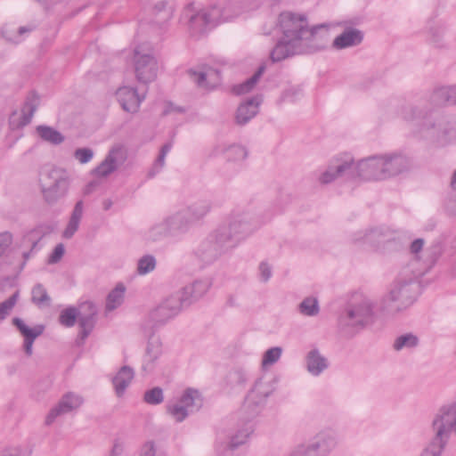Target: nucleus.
<instances>
[{
  "label": "nucleus",
  "mask_w": 456,
  "mask_h": 456,
  "mask_svg": "<svg viewBox=\"0 0 456 456\" xmlns=\"http://www.w3.org/2000/svg\"><path fill=\"white\" fill-rule=\"evenodd\" d=\"M126 287L123 283H118L116 287L109 293L106 299L105 309L111 312L120 306L124 301Z\"/></svg>",
  "instance_id": "473e14b6"
},
{
  "label": "nucleus",
  "mask_w": 456,
  "mask_h": 456,
  "mask_svg": "<svg viewBox=\"0 0 456 456\" xmlns=\"http://www.w3.org/2000/svg\"><path fill=\"white\" fill-rule=\"evenodd\" d=\"M222 151L225 155V158L228 161L242 160L248 155L247 151L239 145L229 146L222 150Z\"/></svg>",
  "instance_id": "ea45409f"
},
{
  "label": "nucleus",
  "mask_w": 456,
  "mask_h": 456,
  "mask_svg": "<svg viewBox=\"0 0 456 456\" xmlns=\"http://www.w3.org/2000/svg\"><path fill=\"white\" fill-rule=\"evenodd\" d=\"M77 310L75 307H69L61 311L59 321L61 325L65 327H72L76 323L77 318H78Z\"/></svg>",
  "instance_id": "79ce46f5"
},
{
  "label": "nucleus",
  "mask_w": 456,
  "mask_h": 456,
  "mask_svg": "<svg viewBox=\"0 0 456 456\" xmlns=\"http://www.w3.org/2000/svg\"><path fill=\"white\" fill-rule=\"evenodd\" d=\"M338 444L335 432L326 429L317 433L309 444L298 445L290 456H328Z\"/></svg>",
  "instance_id": "0eeeda50"
},
{
  "label": "nucleus",
  "mask_w": 456,
  "mask_h": 456,
  "mask_svg": "<svg viewBox=\"0 0 456 456\" xmlns=\"http://www.w3.org/2000/svg\"><path fill=\"white\" fill-rule=\"evenodd\" d=\"M156 265L157 261L154 256L144 255L137 261L136 273L141 276L146 275L155 270Z\"/></svg>",
  "instance_id": "f704fd0d"
},
{
  "label": "nucleus",
  "mask_w": 456,
  "mask_h": 456,
  "mask_svg": "<svg viewBox=\"0 0 456 456\" xmlns=\"http://www.w3.org/2000/svg\"><path fill=\"white\" fill-rule=\"evenodd\" d=\"M363 38L362 32L357 28H347L333 41V47L344 49L359 45Z\"/></svg>",
  "instance_id": "bb28decb"
},
{
  "label": "nucleus",
  "mask_w": 456,
  "mask_h": 456,
  "mask_svg": "<svg viewBox=\"0 0 456 456\" xmlns=\"http://www.w3.org/2000/svg\"><path fill=\"white\" fill-rule=\"evenodd\" d=\"M126 159V151L120 145L112 147L106 158L97 166L93 173L95 176L104 178L109 176L122 165Z\"/></svg>",
  "instance_id": "4468645a"
},
{
  "label": "nucleus",
  "mask_w": 456,
  "mask_h": 456,
  "mask_svg": "<svg viewBox=\"0 0 456 456\" xmlns=\"http://www.w3.org/2000/svg\"><path fill=\"white\" fill-rule=\"evenodd\" d=\"M172 111H173V113H174V112H179V113H182V112H183V111H184V110H183V108H181V107H178V108H175V107H173Z\"/></svg>",
  "instance_id": "69168bd1"
},
{
  "label": "nucleus",
  "mask_w": 456,
  "mask_h": 456,
  "mask_svg": "<svg viewBox=\"0 0 456 456\" xmlns=\"http://www.w3.org/2000/svg\"><path fill=\"white\" fill-rule=\"evenodd\" d=\"M265 65H261L257 71L248 79H247L242 84L237 85L233 87V92L236 94H243L250 92L255 86L257 84L259 78L265 72Z\"/></svg>",
  "instance_id": "72a5a7b5"
},
{
  "label": "nucleus",
  "mask_w": 456,
  "mask_h": 456,
  "mask_svg": "<svg viewBox=\"0 0 456 456\" xmlns=\"http://www.w3.org/2000/svg\"><path fill=\"white\" fill-rule=\"evenodd\" d=\"M303 50V45L281 37L271 52L270 58L273 62H278L294 54L301 53Z\"/></svg>",
  "instance_id": "412c9836"
},
{
  "label": "nucleus",
  "mask_w": 456,
  "mask_h": 456,
  "mask_svg": "<svg viewBox=\"0 0 456 456\" xmlns=\"http://www.w3.org/2000/svg\"><path fill=\"white\" fill-rule=\"evenodd\" d=\"M203 405L200 392L193 388L184 391L179 403L173 407V418L177 422L183 421L189 414L198 411Z\"/></svg>",
  "instance_id": "9b49d317"
},
{
  "label": "nucleus",
  "mask_w": 456,
  "mask_h": 456,
  "mask_svg": "<svg viewBox=\"0 0 456 456\" xmlns=\"http://www.w3.org/2000/svg\"><path fill=\"white\" fill-rule=\"evenodd\" d=\"M143 401L150 405L161 403L164 401L163 390L159 387L146 390L143 394Z\"/></svg>",
  "instance_id": "a19ab883"
},
{
  "label": "nucleus",
  "mask_w": 456,
  "mask_h": 456,
  "mask_svg": "<svg viewBox=\"0 0 456 456\" xmlns=\"http://www.w3.org/2000/svg\"><path fill=\"white\" fill-rule=\"evenodd\" d=\"M64 253H65L64 245L62 243L57 244L48 258V264L58 263L62 258Z\"/></svg>",
  "instance_id": "603ef678"
},
{
  "label": "nucleus",
  "mask_w": 456,
  "mask_h": 456,
  "mask_svg": "<svg viewBox=\"0 0 456 456\" xmlns=\"http://www.w3.org/2000/svg\"><path fill=\"white\" fill-rule=\"evenodd\" d=\"M32 301L39 306L50 305L51 298L47 294L46 289L41 284H37L33 288Z\"/></svg>",
  "instance_id": "58836bf2"
},
{
  "label": "nucleus",
  "mask_w": 456,
  "mask_h": 456,
  "mask_svg": "<svg viewBox=\"0 0 456 456\" xmlns=\"http://www.w3.org/2000/svg\"><path fill=\"white\" fill-rule=\"evenodd\" d=\"M84 215V202L78 200L71 212L69 222L66 228L62 232V237L64 239H71L79 228L80 222Z\"/></svg>",
  "instance_id": "cd10ccee"
},
{
  "label": "nucleus",
  "mask_w": 456,
  "mask_h": 456,
  "mask_svg": "<svg viewBox=\"0 0 456 456\" xmlns=\"http://www.w3.org/2000/svg\"><path fill=\"white\" fill-rule=\"evenodd\" d=\"M282 353L281 347L275 346L268 349L263 356L262 359V366L263 368H266L274 364L281 358Z\"/></svg>",
  "instance_id": "a18cd8bd"
},
{
  "label": "nucleus",
  "mask_w": 456,
  "mask_h": 456,
  "mask_svg": "<svg viewBox=\"0 0 456 456\" xmlns=\"http://www.w3.org/2000/svg\"><path fill=\"white\" fill-rule=\"evenodd\" d=\"M79 309L78 322L81 328L79 337L84 340L88 337L94 327L97 309L92 302L81 304Z\"/></svg>",
  "instance_id": "aec40b11"
},
{
  "label": "nucleus",
  "mask_w": 456,
  "mask_h": 456,
  "mask_svg": "<svg viewBox=\"0 0 456 456\" xmlns=\"http://www.w3.org/2000/svg\"><path fill=\"white\" fill-rule=\"evenodd\" d=\"M435 438L420 456H440L452 432L456 434V403L443 406L433 420Z\"/></svg>",
  "instance_id": "7ed1b4c3"
},
{
  "label": "nucleus",
  "mask_w": 456,
  "mask_h": 456,
  "mask_svg": "<svg viewBox=\"0 0 456 456\" xmlns=\"http://www.w3.org/2000/svg\"><path fill=\"white\" fill-rule=\"evenodd\" d=\"M209 209V204L206 201H203L196 203L191 208L177 211L175 216L176 229L183 231L190 224L206 216Z\"/></svg>",
  "instance_id": "f3484780"
},
{
  "label": "nucleus",
  "mask_w": 456,
  "mask_h": 456,
  "mask_svg": "<svg viewBox=\"0 0 456 456\" xmlns=\"http://www.w3.org/2000/svg\"><path fill=\"white\" fill-rule=\"evenodd\" d=\"M385 235L383 232L379 229L370 230V232H360L358 234H355L354 238V241H364L370 243L371 245H375L377 247L379 246L380 243H392L394 240L390 239H385Z\"/></svg>",
  "instance_id": "7c9ffc66"
},
{
  "label": "nucleus",
  "mask_w": 456,
  "mask_h": 456,
  "mask_svg": "<svg viewBox=\"0 0 456 456\" xmlns=\"http://www.w3.org/2000/svg\"><path fill=\"white\" fill-rule=\"evenodd\" d=\"M419 344V338L412 333H406L397 337L394 342L393 347L395 351H400L403 348H413Z\"/></svg>",
  "instance_id": "c9c22d12"
},
{
  "label": "nucleus",
  "mask_w": 456,
  "mask_h": 456,
  "mask_svg": "<svg viewBox=\"0 0 456 456\" xmlns=\"http://www.w3.org/2000/svg\"><path fill=\"white\" fill-rule=\"evenodd\" d=\"M434 261H436L437 257L441 255V248L438 245L434 247Z\"/></svg>",
  "instance_id": "680f3d73"
},
{
  "label": "nucleus",
  "mask_w": 456,
  "mask_h": 456,
  "mask_svg": "<svg viewBox=\"0 0 456 456\" xmlns=\"http://www.w3.org/2000/svg\"><path fill=\"white\" fill-rule=\"evenodd\" d=\"M37 134L45 142L59 145L64 142V136L55 128L45 125L37 126Z\"/></svg>",
  "instance_id": "2f4dec72"
},
{
  "label": "nucleus",
  "mask_w": 456,
  "mask_h": 456,
  "mask_svg": "<svg viewBox=\"0 0 456 456\" xmlns=\"http://www.w3.org/2000/svg\"><path fill=\"white\" fill-rule=\"evenodd\" d=\"M353 172L364 180H385L382 155L371 156L354 162Z\"/></svg>",
  "instance_id": "ddd939ff"
},
{
  "label": "nucleus",
  "mask_w": 456,
  "mask_h": 456,
  "mask_svg": "<svg viewBox=\"0 0 456 456\" xmlns=\"http://www.w3.org/2000/svg\"><path fill=\"white\" fill-rule=\"evenodd\" d=\"M12 323L24 337V351L27 355L30 356L33 353V343L35 339L43 333L44 327L42 325H37L34 328H29L18 317L12 319Z\"/></svg>",
  "instance_id": "4be33fe9"
},
{
  "label": "nucleus",
  "mask_w": 456,
  "mask_h": 456,
  "mask_svg": "<svg viewBox=\"0 0 456 456\" xmlns=\"http://www.w3.org/2000/svg\"><path fill=\"white\" fill-rule=\"evenodd\" d=\"M191 75L199 86L206 89L216 87L221 81L219 71L210 67L200 71H191Z\"/></svg>",
  "instance_id": "393cba45"
},
{
  "label": "nucleus",
  "mask_w": 456,
  "mask_h": 456,
  "mask_svg": "<svg viewBox=\"0 0 456 456\" xmlns=\"http://www.w3.org/2000/svg\"><path fill=\"white\" fill-rule=\"evenodd\" d=\"M134 61L135 76L139 82L146 84L156 78L158 64L151 54L143 53L135 49Z\"/></svg>",
  "instance_id": "f8f14e48"
},
{
  "label": "nucleus",
  "mask_w": 456,
  "mask_h": 456,
  "mask_svg": "<svg viewBox=\"0 0 456 456\" xmlns=\"http://www.w3.org/2000/svg\"><path fill=\"white\" fill-rule=\"evenodd\" d=\"M218 12L216 7L209 11L195 12L192 4H188L181 15L180 21L188 25L191 34H202L208 26H214L217 23L219 19Z\"/></svg>",
  "instance_id": "6e6552de"
},
{
  "label": "nucleus",
  "mask_w": 456,
  "mask_h": 456,
  "mask_svg": "<svg viewBox=\"0 0 456 456\" xmlns=\"http://www.w3.org/2000/svg\"><path fill=\"white\" fill-rule=\"evenodd\" d=\"M94 151L90 148H78L74 151V158L80 164H86L92 160Z\"/></svg>",
  "instance_id": "8fccbe9b"
},
{
  "label": "nucleus",
  "mask_w": 456,
  "mask_h": 456,
  "mask_svg": "<svg viewBox=\"0 0 456 456\" xmlns=\"http://www.w3.org/2000/svg\"><path fill=\"white\" fill-rule=\"evenodd\" d=\"M241 10V3L239 0H232L223 8L220 18L223 20H227L232 16L239 14Z\"/></svg>",
  "instance_id": "37998d69"
},
{
  "label": "nucleus",
  "mask_w": 456,
  "mask_h": 456,
  "mask_svg": "<svg viewBox=\"0 0 456 456\" xmlns=\"http://www.w3.org/2000/svg\"><path fill=\"white\" fill-rule=\"evenodd\" d=\"M140 456H167V451L159 443L149 441L142 446Z\"/></svg>",
  "instance_id": "4c0bfd02"
},
{
  "label": "nucleus",
  "mask_w": 456,
  "mask_h": 456,
  "mask_svg": "<svg viewBox=\"0 0 456 456\" xmlns=\"http://www.w3.org/2000/svg\"><path fill=\"white\" fill-rule=\"evenodd\" d=\"M95 185V183H91L90 184H88L87 188L86 189V193H90L91 191V189Z\"/></svg>",
  "instance_id": "338daca9"
},
{
  "label": "nucleus",
  "mask_w": 456,
  "mask_h": 456,
  "mask_svg": "<svg viewBox=\"0 0 456 456\" xmlns=\"http://www.w3.org/2000/svg\"><path fill=\"white\" fill-rule=\"evenodd\" d=\"M84 403L81 395L72 392L62 395L59 403L53 407L45 418V424L51 425L58 417L78 409Z\"/></svg>",
  "instance_id": "a211bd4d"
},
{
  "label": "nucleus",
  "mask_w": 456,
  "mask_h": 456,
  "mask_svg": "<svg viewBox=\"0 0 456 456\" xmlns=\"http://www.w3.org/2000/svg\"><path fill=\"white\" fill-rule=\"evenodd\" d=\"M259 271H260L261 279L263 281H267L271 278L272 270H271V266L267 263L262 262L259 265Z\"/></svg>",
  "instance_id": "5fc2aeb1"
},
{
  "label": "nucleus",
  "mask_w": 456,
  "mask_h": 456,
  "mask_svg": "<svg viewBox=\"0 0 456 456\" xmlns=\"http://www.w3.org/2000/svg\"><path fill=\"white\" fill-rule=\"evenodd\" d=\"M406 120L416 121L421 126L425 136L442 144L456 141V122L438 113L423 112L414 107H406L403 111Z\"/></svg>",
  "instance_id": "f257e3e1"
},
{
  "label": "nucleus",
  "mask_w": 456,
  "mask_h": 456,
  "mask_svg": "<svg viewBox=\"0 0 456 456\" xmlns=\"http://www.w3.org/2000/svg\"><path fill=\"white\" fill-rule=\"evenodd\" d=\"M450 187L452 190H456V169L454 170V172L452 175Z\"/></svg>",
  "instance_id": "bf43d9fd"
},
{
  "label": "nucleus",
  "mask_w": 456,
  "mask_h": 456,
  "mask_svg": "<svg viewBox=\"0 0 456 456\" xmlns=\"http://www.w3.org/2000/svg\"><path fill=\"white\" fill-rule=\"evenodd\" d=\"M277 26L282 37L303 46L311 41L320 29L328 28L326 24L310 27L305 14L289 11L280 13Z\"/></svg>",
  "instance_id": "f03ea898"
},
{
  "label": "nucleus",
  "mask_w": 456,
  "mask_h": 456,
  "mask_svg": "<svg viewBox=\"0 0 456 456\" xmlns=\"http://www.w3.org/2000/svg\"><path fill=\"white\" fill-rule=\"evenodd\" d=\"M29 256H30V252H24L23 253V258L25 259V261L29 258Z\"/></svg>",
  "instance_id": "774afa93"
},
{
  "label": "nucleus",
  "mask_w": 456,
  "mask_h": 456,
  "mask_svg": "<svg viewBox=\"0 0 456 456\" xmlns=\"http://www.w3.org/2000/svg\"><path fill=\"white\" fill-rule=\"evenodd\" d=\"M19 298V292L16 291L8 299L0 303V322H3L11 314Z\"/></svg>",
  "instance_id": "c03bdc74"
},
{
  "label": "nucleus",
  "mask_w": 456,
  "mask_h": 456,
  "mask_svg": "<svg viewBox=\"0 0 456 456\" xmlns=\"http://www.w3.org/2000/svg\"><path fill=\"white\" fill-rule=\"evenodd\" d=\"M306 368L311 374L318 376L328 368V361L317 349H313L306 355Z\"/></svg>",
  "instance_id": "c756f323"
},
{
  "label": "nucleus",
  "mask_w": 456,
  "mask_h": 456,
  "mask_svg": "<svg viewBox=\"0 0 456 456\" xmlns=\"http://www.w3.org/2000/svg\"><path fill=\"white\" fill-rule=\"evenodd\" d=\"M252 230L253 225L248 215L235 214L226 224L216 231V241L221 248H232Z\"/></svg>",
  "instance_id": "39448f33"
},
{
  "label": "nucleus",
  "mask_w": 456,
  "mask_h": 456,
  "mask_svg": "<svg viewBox=\"0 0 456 456\" xmlns=\"http://www.w3.org/2000/svg\"><path fill=\"white\" fill-rule=\"evenodd\" d=\"M210 287L211 281L208 279L197 280L183 287L178 293L179 310L199 300L208 291Z\"/></svg>",
  "instance_id": "dca6fc26"
},
{
  "label": "nucleus",
  "mask_w": 456,
  "mask_h": 456,
  "mask_svg": "<svg viewBox=\"0 0 456 456\" xmlns=\"http://www.w3.org/2000/svg\"><path fill=\"white\" fill-rule=\"evenodd\" d=\"M251 430L248 428L245 430L239 431L235 436L231 438V441L228 444V447L231 450H234L240 445L245 444L249 437Z\"/></svg>",
  "instance_id": "de8ad7c7"
},
{
  "label": "nucleus",
  "mask_w": 456,
  "mask_h": 456,
  "mask_svg": "<svg viewBox=\"0 0 456 456\" xmlns=\"http://www.w3.org/2000/svg\"><path fill=\"white\" fill-rule=\"evenodd\" d=\"M430 102L436 107L445 104H456V86L436 89L430 96Z\"/></svg>",
  "instance_id": "c85d7f7f"
},
{
  "label": "nucleus",
  "mask_w": 456,
  "mask_h": 456,
  "mask_svg": "<svg viewBox=\"0 0 456 456\" xmlns=\"http://www.w3.org/2000/svg\"><path fill=\"white\" fill-rule=\"evenodd\" d=\"M373 305L365 296L354 295L348 302L345 311L339 317V325L342 329L349 327L362 329L372 322Z\"/></svg>",
  "instance_id": "20e7f679"
},
{
  "label": "nucleus",
  "mask_w": 456,
  "mask_h": 456,
  "mask_svg": "<svg viewBox=\"0 0 456 456\" xmlns=\"http://www.w3.org/2000/svg\"><path fill=\"white\" fill-rule=\"evenodd\" d=\"M40 104V96L36 92H30L23 104L20 113L13 112L10 117L12 128H20L30 123Z\"/></svg>",
  "instance_id": "2eb2a0df"
},
{
  "label": "nucleus",
  "mask_w": 456,
  "mask_h": 456,
  "mask_svg": "<svg viewBox=\"0 0 456 456\" xmlns=\"http://www.w3.org/2000/svg\"><path fill=\"white\" fill-rule=\"evenodd\" d=\"M70 178L62 168L53 167L41 182V191L45 201L49 205L55 204L64 198L69 191Z\"/></svg>",
  "instance_id": "423d86ee"
},
{
  "label": "nucleus",
  "mask_w": 456,
  "mask_h": 456,
  "mask_svg": "<svg viewBox=\"0 0 456 456\" xmlns=\"http://www.w3.org/2000/svg\"><path fill=\"white\" fill-rule=\"evenodd\" d=\"M424 240L422 239H417L411 244V252L412 254H418L423 248Z\"/></svg>",
  "instance_id": "13d9d810"
},
{
  "label": "nucleus",
  "mask_w": 456,
  "mask_h": 456,
  "mask_svg": "<svg viewBox=\"0 0 456 456\" xmlns=\"http://www.w3.org/2000/svg\"><path fill=\"white\" fill-rule=\"evenodd\" d=\"M134 377V370L129 366H123L112 379V384L118 397L124 395Z\"/></svg>",
  "instance_id": "a878e982"
},
{
  "label": "nucleus",
  "mask_w": 456,
  "mask_h": 456,
  "mask_svg": "<svg viewBox=\"0 0 456 456\" xmlns=\"http://www.w3.org/2000/svg\"><path fill=\"white\" fill-rule=\"evenodd\" d=\"M168 151H169V144L167 143L162 146L159 155L158 159H156V162L153 166L152 172L159 171L164 166L165 158H166L167 154L168 153Z\"/></svg>",
  "instance_id": "864d4df0"
},
{
  "label": "nucleus",
  "mask_w": 456,
  "mask_h": 456,
  "mask_svg": "<svg viewBox=\"0 0 456 456\" xmlns=\"http://www.w3.org/2000/svg\"><path fill=\"white\" fill-rule=\"evenodd\" d=\"M12 234L9 232H0V257L12 243Z\"/></svg>",
  "instance_id": "3c124183"
},
{
  "label": "nucleus",
  "mask_w": 456,
  "mask_h": 456,
  "mask_svg": "<svg viewBox=\"0 0 456 456\" xmlns=\"http://www.w3.org/2000/svg\"><path fill=\"white\" fill-rule=\"evenodd\" d=\"M117 98L124 110L134 113L138 110L142 98L136 89L130 86L119 87L117 91Z\"/></svg>",
  "instance_id": "5701e85b"
},
{
  "label": "nucleus",
  "mask_w": 456,
  "mask_h": 456,
  "mask_svg": "<svg viewBox=\"0 0 456 456\" xmlns=\"http://www.w3.org/2000/svg\"><path fill=\"white\" fill-rule=\"evenodd\" d=\"M167 3V2H160V3H158L156 5H155V8L158 10V11H161L163 9L166 8Z\"/></svg>",
  "instance_id": "e2e57ef3"
},
{
  "label": "nucleus",
  "mask_w": 456,
  "mask_h": 456,
  "mask_svg": "<svg viewBox=\"0 0 456 456\" xmlns=\"http://www.w3.org/2000/svg\"><path fill=\"white\" fill-rule=\"evenodd\" d=\"M171 317V307L168 302L159 305L152 313V318L157 322H167Z\"/></svg>",
  "instance_id": "49530a36"
},
{
  "label": "nucleus",
  "mask_w": 456,
  "mask_h": 456,
  "mask_svg": "<svg viewBox=\"0 0 456 456\" xmlns=\"http://www.w3.org/2000/svg\"><path fill=\"white\" fill-rule=\"evenodd\" d=\"M112 200H104L102 202V208L104 210H109L112 207Z\"/></svg>",
  "instance_id": "052dcab7"
},
{
  "label": "nucleus",
  "mask_w": 456,
  "mask_h": 456,
  "mask_svg": "<svg viewBox=\"0 0 456 456\" xmlns=\"http://www.w3.org/2000/svg\"><path fill=\"white\" fill-rule=\"evenodd\" d=\"M33 28L31 27H20L19 28V35H22L23 33L29 32Z\"/></svg>",
  "instance_id": "0e129e2a"
},
{
  "label": "nucleus",
  "mask_w": 456,
  "mask_h": 456,
  "mask_svg": "<svg viewBox=\"0 0 456 456\" xmlns=\"http://www.w3.org/2000/svg\"><path fill=\"white\" fill-rule=\"evenodd\" d=\"M299 312L305 316H315L319 314L320 307L316 297H305L298 305Z\"/></svg>",
  "instance_id": "e433bc0d"
},
{
  "label": "nucleus",
  "mask_w": 456,
  "mask_h": 456,
  "mask_svg": "<svg viewBox=\"0 0 456 456\" xmlns=\"http://www.w3.org/2000/svg\"><path fill=\"white\" fill-rule=\"evenodd\" d=\"M416 278L415 273L409 269H404L392 285L387 299L390 302H399L400 305L397 309L406 307L414 301L411 285Z\"/></svg>",
  "instance_id": "1a4fd4ad"
},
{
  "label": "nucleus",
  "mask_w": 456,
  "mask_h": 456,
  "mask_svg": "<svg viewBox=\"0 0 456 456\" xmlns=\"http://www.w3.org/2000/svg\"><path fill=\"white\" fill-rule=\"evenodd\" d=\"M23 450L20 446H12L4 449L1 456H22Z\"/></svg>",
  "instance_id": "6e6d98bb"
},
{
  "label": "nucleus",
  "mask_w": 456,
  "mask_h": 456,
  "mask_svg": "<svg viewBox=\"0 0 456 456\" xmlns=\"http://www.w3.org/2000/svg\"><path fill=\"white\" fill-rule=\"evenodd\" d=\"M55 229L53 224H41L31 231V236L36 240H39L43 237L49 235Z\"/></svg>",
  "instance_id": "09e8293b"
},
{
  "label": "nucleus",
  "mask_w": 456,
  "mask_h": 456,
  "mask_svg": "<svg viewBox=\"0 0 456 456\" xmlns=\"http://www.w3.org/2000/svg\"><path fill=\"white\" fill-rule=\"evenodd\" d=\"M354 158L343 153L333 158L327 168L320 175L318 181L322 184H329L345 174L353 173Z\"/></svg>",
  "instance_id": "9d476101"
},
{
  "label": "nucleus",
  "mask_w": 456,
  "mask_h": 456,
  "mask_svg": "<svg viewBox=\"0 0 456 456\" xmlns=\"http://www.w3.org/2000/svg\"><path fill=\"white\" fill-rule=\"evenodd\" d=\"M385 179L398 175L411 167L410 159L401 154L382 155Z\"/></svg>",
  "instance_id": "6ab92c4d"
},
{
  "label": "nucleus",
  "mask_w": 456,
  "mask_h": 456,
  "mask_svg": "<svg viewBox=\"0 0 456 456\" xmlns=\"http://www.w3.org/2000/svg\"><path fill=\"white\" fill-rule=\"evenodd\" d=\"M262 102L260 96H255L241 103L236 113V123L243 126L247 124L258 112V107Z\"/></svg>",
  "instance_id": "b1692460"
},
{
  "label": "nucleus",
  "mask_w": 456,
  "mask_h": 456,
  "mask_svg": "<svg viewBox=\"0 0 456 456\" xmlns=\"http://www.w3.org/2000/svg\"><path fill=\"white\" fill-rule=\"evenodd\" d=\"M124 443L119 440H115L112 449L110 451V456H120L124 452Z\"/></svg>",
  "instance_id": "4d7b16f0"
}]
</instances>
